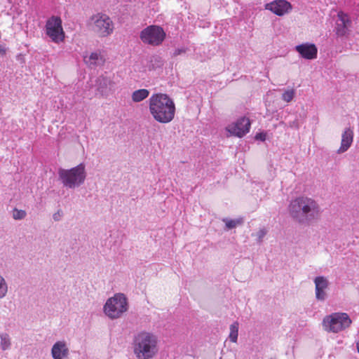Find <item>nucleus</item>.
I'll list each match as a JSON object with an SVG mask.
<instances>
[{"mask_svg": "<svg viewBox=\"0 0 359 359\" xmlns=\"http://www.w3.org/2000/svg\"><path fill=\"white\" fill-rule=\"evenodd\" d=\"M58 177L63 186L68 189H75L82 185L86 178V167L81 163L70 169L60 168Z\"/></svg>", "mask_w": 359, "mask_h": 359, "instance_id": "obj_4", "label": "nucleus"}, {"mask_svg": "<svg viewBox=\"0 0 359 359\" xmlns=\"http://www.w3.org/2000/svg\"><path fill=\"white\" fill-rule=\"evenodd\" d=\"M11 3H13L14 4L20 5V4H23V0H8Z\"/></svg>", "mask_w": 359, "mask_h": 359, "instance_id": "obj_31", "label": "nucleus"}, {"mask_svg": "<svg viewBox=\"0 0 359 359\" xmlns=\"http://www.w3.org/2000/svg\"><path fill=\"white\" fill-rule=\"evenodd\" d=\"M8 292V285L4 278L0 275V299L6 297Z\"/></svg>", "mask_w": 359, "mask_h": 359, "instance_id": "obj_23", "label": "nucleus"}, {"mask_svg": "<svg viewBox=\"0 0 359 359\" xmlns=\"http://www.w3.org/2000/svg\"><path fill=\"white\" fill-rule=\"evenodd\" d=\"M149 90L145 88L136 90L132 93V100L134 102H140L147 98L149 95Z\"/></svg>", "mask_w": 359, "mask_h": 359, "instance_id": "obj_18", "label": "nucleus"}, {"mask_svg": "<svg viewBox=\"0 0 359 359\" xmlns=\"http://www.w3.org/2000/svg\"><path fill=\"white\" fill-rule=\"evenodd\" d=\"M85 62L91 68L102 66L104 63L103 56L97 52L92 53L88 57L84 56Z\"/></svg>", "mask_w": 359, "mask_h": 359, "instance_id": "obj_17", "label": "nucleus"}, {"mask_svg": "<svg viewBox=\"0 0 359 359\" xmlns=\"http://www.w3.org/2000/svg\"><path fill=\"white\" fill-rule=\"evenodd\" d=\"M89 25L92 31L99 37H106L114 30V24L111 18L105 14H97L90 19Z\"/></svg>", "mask_w": 359, "mask_h": 359, "instance_id": "obj_7", "label": "nucleus"}, {"mask_svg": "<svg viewBox=\"0 0 359 359\" xmlns=\"http://www.w3.org/2000/svg\"><path fill=\"white\" fill-rule=\"evenodd\" d=\"M128 309V299L122 293H117L109 298L103 307L104 314L112 320L120 318Z\"/></svg>", "mask_w": 359, "mask_h": 359, "instance_id": "obj_5", "label": "nucleus"}, {"mask_svg": "<svg viewBox=\"0 0 359 359\" xmlns=\"http://www.w3.org/2000/svg\"><path fill=\"white\" fill-rule=\"evenodd\" d=\"M266 138V135L264 132H260L255 135V139L261 142H264Z\"/></svg>", "mask_w": 359, "mask_h": 359, "instance_id": "obj_27", "label": "nucleus"}, {"mask_svg": "<svg viewBox=\"0 0 359 359\" xmlns=\"http://www.w3.org/2000/svg\"><path fill=\"white\" fill-rule=\"evenodd\" d=\"M295 93L294 89H287L282 94L281 98L286 102H290L294 97Z\"/></svg>", "mask_w": 359, "mask_h": 359, "instance_id": "obj_22", "label": "nucleus"}, {"mask_svg": "<svg viewBox=\"0 0 359 359\" xmlns=\"http://www.w3.org/2000/svg\"><path fill=\"white\" fill-rule=\"evenodd\" d=\"M295 50L306 60H311L317 57L318 48L314 43H304L295 46Z\"/></svg>", "mask_w": 359, "mask_h": 359, "instance_id": "obj_12", "label": "nucleus"}, {"mask_svg": "<svg viewBox=\"0 0 359 359\" xmlns=\"http://www.w3.org/2000/svg\"><path fill=\"white\" fill-rule=\"evenodd\" d=\"M352 321L346 313H333L326 316L323 320V326L325 331L338 333L348 327Z\"/></svg>", "mask_w": 359, "mask_h": 359, "instance_id": "obj_6", "label": "nucleus"}, {"mask_svg": "<svg viewBox=\"0 0 359 359\" xmlns=\"http://www.w3.org/2000/svg\"><path fill=\"white\" fill-rule=\"evenodd\" d=\"M158 337L142 331L134 336L133 352L137 359H152L158 353Z\"/></svg>", "mask_w": 359, "mask_h": 359, "instance_id": "obj_3", "label": "nucleus"}, {"mask_svg": "<svg viewBox=\"0 0 359 359\" xmlns=\"http://www.w3.org/2000/svg\"><path fill=\"white\" fill-rule=\"evenodd\" d=\"M289 211L292 218L299 223L305 224L316 219L319 215L320 209L313 199L299 197L291 201Z\"/></svg>", "mask_w": 359, "mask_h": 359, "instance_id": "obj_2", "label": "nucleus"}, {"mask_svg": "<svg viewBox=\"0 0 359 359\" xmlns=\"http://www.w3.org/2000/svg\"><path fill=\"white\" fill-rule=\"evenodd\" d=\"M251 127V122L246 116H241L238 118L234 123L229 124L226 130L231 135L243 137L250 132Z\"/></svg>", "mask_w": 359, "mask_h": 359, "instance_id": "obj_10", "label": "nucleus"}, {"mask_svg": "<svg viewBox=\"0 0 359 359\" xmlns=\"http://www.w3.org/2000/svg\"><path fill=\"white\" fill-rule=\"evenodd\" d=\"M165 36L163 29L158 25L147 26L140 34V38L144 43L154 46L161 45Z\"/></svg>", "mask_w": 359, "mask_h": 359, "instance_id": "obj_9", "label": "nucleus"}, {"mask_svg": "<svg viewBox=\"0 0 359 359\" xmlns=\"http://www.w3.org/2000/svg\"><path fill=\"white\" fill-rule=\"evenodd\" d=\"M63 216V212L62 210H58L53 215V219L55 222L60 221Z\"/></svg>", "mask_w": 359, "mask_h": 359, "instance_id": "obj_25", "label": "nucleus"}, {"mask_svg": "<svg viewBox=\"0 0 359 359\" xmlns=\"http://www.w3.org/2000/svg\"><path fill=\"white\" fill-rule=\"evenodd\" d=\"M356 347H357L358 352L359 353V341L356 343Z\"/></svg>", "mask_w": 359, "mask_h": 359, "instance_id": "obj_32", "label": "nucleus"}, {"mask_svg": "<svg viewBox=\"0 0 359 359\" xmlns=\"http://www.w3.org/2000/svg\"><path fill=\"white\" fill-rule=\"evenodd\" d=\"M185 52H186V49L184 48H177L175 50L173 55L175 56H177L182 53H184Z\"/></svg>", "mask_w": 359, "mask_h": 359, "instance_id": "obj_29", "label": "nucleus"}, {"mask_svg": "<svg viewBox=\"0 0 359 359\" xmlns=\"http://www.w3.org/2000/svg\"><path fill=\"white\" fill-rule=\"evenodd\" d=\"M46 34L55 43L62 42L65 33L62 28V21L60 17L52 15L46 22Z\"/></svg>", "mask_w": 359, "mask_h": 359, "instance_id": "obj_8", "label": "nucleus"}, {"mask_svg": "<svg viewBox=\"0 0 359 359\" xmlns=\"http://www.w3.org/2000/svg\"><path fill=\"white\" fill-rule=\"evenodd\" d=\"M96 90L102 96H107L114 90V83L107 76H100L95 80Z\"/></svg>", "mask_w": 359, "mask_h": 359, "instance_id": "obj_13", "label": "nucleus"}, {"mask_svg": "<svg viewBox=\"0 0 359 359\" xmlns=\"http://www.w3.org/2000/svg\"><path fill=\"white\" fill-rule=\"evenodd\" d=\"M222 221L225 223L226 229H232L235 228L237 225L241 224L243 223V219L239 218L236 219H230L228 218H224Z\"/></svg>", "mask_w": 359, "mask_h": 359, "instance_id": "obj_21", "label": "nucleus"}, {"mask_svg": "<svg viewBox=\"0 0 359 359\" xmlns=\"http://www.w3.org/2000/svg\"><path fill=\"white\" fill-rule=\"evenodd\" d=\"M339 18L340 20L341 21L344 27H346L347 23L349 22V20L347 18V16L341 14V15H339Z\"/></svg>", "mask_w": 359, "mask_h": 359, "instance_id": "obj_28", "label": "nucleus"}, {"mask_svg": "<svg viewBox=\"0 0 359 359\" xmlns=\"http://www.w3.org/2000/svg\"><path fill=\"white\" fill-rule=\"evenodd\" d=\"M353 140V132L350 128H346L341 135V142L338 154H342L346 151L351 147Z\"/></svg>", "mask_w": 359, "mask_h": 359, "instance_id": "obj_16", "label": "nucleus"}, {"mask_svg": "<svg viewBox=\"0 0 359 359\" xmlns=\"http://www.w3.org/2000/svg\"><path fill=\"white\" fill-rule=\"evenodd\" d=\"M265 9L269 10L278 16H283L292 10V5L286 0H274L265 5Z\"/></svg>", "mask_w": 359, "mask_h": 359, "instance_id": "obj_11", "label": "nucleus"}, {"mask_svg": "<svg viewBox=\"0 0 359 359\" xmlns=\"http://www.w3.org/2000/svg\"><path fill=\"white\" fill-rule=\"evenodd\" d=\"M0 339H1V348L3 351L8 350L11 348V338L9 335L7 333H1L0 334Z\"/></svg>", "mask_w": 359, "mask_h": 359, "instance_id": "obj_20", "label": "nucleus"}, {"mask_svg": "<svg viewBox=\"0 0 359 359\" xmlns=\"http://www.w3.org/2000/svg\"><path fill=\"white\" fill-rule=\"evenodd\" d=\"M266 231L264 229H260L257 233V242L261 243L262 241L263 238L266 236Z\"/></svg>", "mask_w": 359, "mask_h": 359, "instance_id": "obj_26", "label": "nucleus"}, {"mask_svg": "<svg viewBox=\"0 0 359 359\" xmlns=\"http://www.w3.org/2000/svg\"><path fill=\"white\" fill-rule=\"evenodd\" d=\"M26 216V212L22 210L15 209L13 211V218L15 219H22Z\"/></svg>", "mask_w": 359, "mask_h": 359, "instance_id": "obj_24", "label": "nucleus"}, {"mask_svg": "<svg viewBox=\"0 0 359 359\" xmlns=\"http://www.w3.org/2000/svg\"><path fill=\"white\" fill-rule=\"evenodd\" d=\"M316 297L318 301H324L327 297L325 290L329 285L327 279L324 276H317L314 279Z\"/></svg>", "mask_w": 359, "mask_h": 359, "instance_id": "obj_14", "label": "nucleus"}, {"mask_svg": "<svg viewBox=\"0 0 359 359\" xmlns=\"http://www.w3.org/2000/svg\"><path fill=\"white\" fill-rule=\"evenodd\" d=\"M7 48L6 45L0 44V55L4 56L6 53Z\"/></svg>", "mask_w": 359, "mask_h": 359, "instance_id": "obj_30", "label": "nucleus"}, {"mask_svg": "<svg viewBox=\"0 0 359 359\" xmlns=\"http://www.w3.org/2000/svg\"><path fill=\"white\" fill-rule=\"evenodd\" d=\"M51 355L53 359H63L69 355V348L63 341H56L52 348Z\"/></svg>", "mask_w": 359, "mask_h": 359, "instance_id": "obj_15", "label": "nucleus"}, {"mask_svg": "<svg viewBox=\"0 0 359 359\" xmlns=\"http://www.w3.org/2000/svg\"><path fill=\"white\" fill-rule=\"evenodd\" d=\"M238 327L239 324L237 321L233 322L230 325V333H229V339L232 342H236L238 339Z\"/></svg>", "mask_w": 359, "mask_h": 359, "instance_id": "obj_19", "label": "nucleus"}, {"mask_svg": "<svg viewBox=\"0 0 359 359\" xmlns=\"http://www.w3.org/2000/svg\"><path fill=\"white\" fill-rule=\"evenodd\" d=\"M149 110L153 118L160 123L171 122L175 115L176 107L172 98L168 94L156 93L149 98Z\"/></svg>", "mask_w": 359, "mask_h": 359, "instance_id": "obj_1", "label": "nucleus"}]
</instances>
